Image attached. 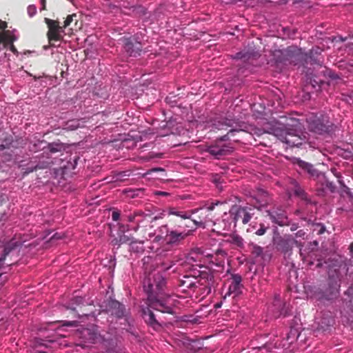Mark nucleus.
<instances>
[{"instance_id":"1","label":"nucleus","mask_w":353,"mask_h":353,"mask_svg":"<svg viewBox=\"0 0 353 353\" xmlns=\"http://www.w3.org/2000/svg\"><path fill=\"white\" fill-rule=\"evenodd\" d=\"M143 288L147 299L146 306H141V316L150 327L158 331L165 323L154 314L152 309L163 314H174L175 300L166 292L167 280L162 272H145Z\"/></svg>"},{"instance_id":"2","label":"nucleus","mask_w":353,"mask_h":353,"mask_svg":"<svg viewBox=\"0 0 353 353\" xmlns=\"http://www.w3.org/2000/svg\"><path fill=\"white\" fill-rule=\"evenodd\" d=\"M272 59L276 65H299L301 62L306 61L307 55L301 48L296 46H289L285 49H276L272 52Z\"/></svg>"},{"instance_id":"3","label":"nucleus","mask_w":353,"mask_h":353,"mask_svg":"<svg viewBox=\"0 0 353 353\" xmlns=\"http://www.w3.org/2000/svg\"><path fill=\"white\" fill-rule=\"evenodd\" d=\"M302 330L301 319L295 316L290 323V330L285 338L279 342L276 341L274 343L272 342L265 343L261 347L266 348L268 351L270 352H273L274 350H286L299 338Z\"/></svg>"},{"instance_id":"4","label":"nucleus","mask_w":353,"mask_h":353,"mask_svg":"<svg viewBox=\"0 0 353 353\" xmlns=\"http://www.w3.org/2000/svg\"><path fill=\"white\" fill-rule=\"evenodd\" d=\"M307 123L310 130L319 134H330L334 132L335 126L327 115L313 114L307 119Z\"/></svg>"},{"instance_id":"5","label":"nucleus","mask_w":353,"mask_h":353,"mask_svg":"<svg viewBox=\"0 0 353 353\" xmlns=\"http://www.w3.org/2000/svg\"><path fill=\"white\" fill-rule=\"evenodd\" d=\"M327 287L324 290V296L327 300L336 299L340 294L341 274L339 270H330L327 281Z\"/></svg>"},{"instance_id":"6","label":"nucleus","mask_w":353,"mask_h":353,"mask_svg":"<svg viewBox=\"0 0 353 353\" xmlns=\"http://www.w3.org/2000/svg\"><path fill=\"white\" fill-rule=\"evenodd\" d=\"M272 242L275 249L285 256H290L292 254L294 245L301 246V242L296 241L290 234L280 235L277 234L273 237Z\"/></svg>"},{"instance_id":"7","label":"nucleus","mask_w":353,"mask_h":353,"mask_svg":"<svg viewBox=\"0 0 353 353\" xmlns=\"http://www.w3.org/2000/svg\"><path fill=\"white\" fill-rule=\"evenodd\" d=\"M205 151L213 157L214 159L219 160L231 154L234 151V148L230 143L214 141L210 145H207Z\"/></svg>"},{"instance_id":"8","label":"nucleus","mask_w":353,"mask_h":353,"mask_svg":"<svg viewBox=\"0 0 353 353\" xmlns=\"http://www.w3.org/2000/svg\"><path fill=\"white\" fill-rule=\"evenodd\" d=\"M285 125L282 123L276 121V120L271 121H263L261 124V128H256L255 130L254 134L257 136H261L263 134L267 133L270 134H273L276 137L279 139H280Z\"/></svg>"},{"instance_id":"9","label":"nucleus","mask_w":353,"mask_h":353,"mask_svg":"<svg viewBox=\"0 0 353 353\" xmlns=\"http://www.w3.org/2000/svg\"><path fill=\"white\" fill-rule=\"evenodd\" d=\"M186 228L189 226L186 225L185 227L178 226L176 228H171L166 244L170 246L179 245L196 229V227L194 229Z\"/></svg>"},{"instance_id":"10","label":"nucleus","mask_w":353,"mask_h":353,"mask_svg":"<svg viewBox=\"0 0 353 353\" xmlns=\"http://www.w3.org/2000/svg\"><path fill=\"white\" fill-rule=\"evenodd\" d=\"M123 47L125 52L132 57H137L141 56L142 52V43L139 41V37L136 35L128 37H123L121 39Z\"/></svg>"},{"instance_id":"11","label":"nucleus","mask_w":353,"mask_h":353,"mask_svg":"<svg viewBox=\"0 0 353 353\" xmlns=\"http://www.w3.org/2000/svg\"><path fill=\"white\" fill-rule=\"evenodd\" d=\"M301 133V130L296 126L290 128L285 126L283 132V134L279 140L290 147H300L302 145Z\"/></svg>"},{"instance_id":"12","label":"nucleus","mask_w":353,"mask_h":353,"mask_svg":"<svg viewBox=\"0 0 353 353\" xmlns=\"http://www.w3.org/2000/svg\"><path fill=\"white\" fill-rule=\"evenodd\" d=\"M24 241L19 239L15 235L5 243L3 254L0 256V285H2L4 282V281H2V276L4 274L3 270L5 268L3 265L6 256L13 250L20 248Z\"/></svg>"},{"instance_id":"13","label":"nucleus","mask_w":353,"mask_h":353,"mask_svg":"<svg viewBox=\"0 0 353 353\" xmlns=\"http://www.w3.org/2000/svg\"><path fill=\"white\" fill-rule=\"evenodd\" d=\"M268 311L272 314L273 317L279 318L288 316L291 310L289 305H287L281 301L280 294H274L272 304L268 309Z\"/></svg>"},{"instance_id":"14","label":"nucleus","mask_w":353,"mask_h":353,"mask_svg":"<svg viewBox=\"0 0 353 353\" xmlns=\"http://www.w3.org/2000/svg\"><path fill=\"white\" fill-rule=\"evenodd\" d=\"M104 9L110 12L117 13L119 11H122V8L132 9V11H137L145 15L147 12L146 9L143 6H130L128 2L123 1L119 2L117 4L112 3L110 0H105L103 4Z\"/></svg>"},{"instance_id":"15","label":"nucleus","mask_w":353,"mask_h":353,"mask_svg":"<svg viewBox=\"0 0 353 353\" xmlns=\"http://www.w3.org/2000/svg\"><path fill=\"white\" fill-rule=\"evenodd\" d=\"M77 334L82 343L81 345L83 347L94 343L99 336L97 330L93 325L89 327H81L77 330Z\"/></svg>"},{"instance_id":"16","label":"nucleus","mask_w":353,"mask_h":353,"mask_svg":"<svg viewBox=\"0 0 353 353\" xmlns=\"http://www.w3.org/2000/svg\"><path fill=\"white\" fill-rule=\"evenodd\" d=\"M231 213L233 214V219L232 222L234 223V220H238L241 218L242 223L243 224L248 223L254 215V209L251 207L241 205H233L231 208Z\"/></svg>"},{"instance_id":"17","label":"nucleus","mask_w":353,"mask_h":353,"mask_svg":"<svg viewBox=\"0 0 353 353\" xmlns=\"http://www.w3.org/2000/svg\"><path fill=\"white\" fill-rule=\"evenodd\" d=\"M334 323V318L330 312H323L320 316L315 319L316 325L315 331L321 332L330 331Z\"/></svg>"},{"instance_id":"18","label":"nucleus","mask_w":353,"mask_h":353,"mask_svg":"<svg viewBox=\"0 0 353 353\" xmlns=\"http://www.w3.org/2000/svg\"><path fill=\"white\" fill-rule=\"evenodd\" d=\"M184 130L182 123L177 122L176 118L171 117L159 132V135L160 137H165L170 134L181 135L184 133Z\"/></svg>"},{"instance_id":"19","label":"nucleus","mask_w":353,"mask_h":353,"mask_svg":"<svg viewBox=\"0 0 353 353\" xmlns=\"http://www.w3.org/2000/svg\"><path fill=\"white\" fill-rule=\"evenodd\" d=\"M14 139L12 135L6 136L0 143V157L3 158V161H10L12 159L14 145Z\"/></svg>"},{"instance_id":"20","label":"nucleus","mask_w":353,"mask_h":353,"mask_svg":"<svg viewBox=\"0 0 353 353\" xmlns=\"http://www.w3.org/2000/svg\"><path fill=\"white\" fill-rule=\"evenodd\" d=\"M44 20L49 28L48 37L50 43L53 41H60L63 38L62 34L64 32L63 27L59 26L56 21L48 18H45Z\"/></svg>"},{"instance_id":"21","label":"nucleus","mask_w":353,"mask_h":353,"mask_svg":"<svg viewBox=\"0 0 353 353\" xmlns=\"http://www.w3.org/2000/svg\"><path fill=\"white\" fill-rule=\"evenodd\" d=\"M177 285L182 292H188V291L194 292L195 289L203 283H200V281L196 276L184 275L179 279Z\"/></svg>"},{"instance_id":"22","label":"nucleus","mask_w":353,"mask_h":353,"mask_svg":"<svg viewBox=\"0 0 353 353\" xmlns=\"http://www.w3.org/2000/svg\"><path fill=\"white\" fill-rule=\"evenodd\" d=\"M272 222L280 226L289 224V219L285 210L281 208H273L267 211Z\"/></svg>"},{"instance_id":"23","label":"nucleus","mask_w":353,"mask_h":353,"mask_svg":"<svg viewBox=\"0 0 353 353\" xmlns=\"http://www.w3.org/2000/svg\"><path fill=\"white\" fill-rule=\"evenodd\" d=\"M79 157H70L69 160L63 161L61 165L59 170L57 171V174L61 175V177L66 179L68 177H71L74 172V170L77 167Z\"/></svg>"},{"instance_id":"24","label":"nucleus","mask_w":353,"mask_h":353,"mask_svg":"<svg viewBox=\"0 0 353 353\" xmlns=\"http://www.w3.org/2000/svg\"><path fill=\"white\" fill-rule=\"evenodd\" d=\"M243 125V123L240 122L239 119H236L232 117H224L215 120L212 124V128L218 130H227L228 128H242Z\"/></svg>"},{"instance_id":"25","label":"nucleus","mask_w":353,"mask_h":353,"mask_svg":"<svg viewBox=\"0 0 353 353\" xmlns=\"http://www.w3.org/2000/svg\"><path fill=\"white\" fill-rule=\"evenodd\" d=\"M17 162L19 168L21 170L24 175L32 172L37 168H42L41 166L39 165V163L37 161V157H26V159L22 160H17Z\"/></svg>"},{"instance_id":"26","label":"nucleus","mask_w":353,"mask_h":353,"mask_svg":"<svg viewBox=\"0 0 353 353\" xmlns=\"http://www.w3.org/2000/svg\"><path fill=\"white\" fill-rule=\"evenodd\" d=\"M7 28V23L5 21H3L0 20V30H3L2 32L0 33V41L1 42H9L11 43V48L12 50L15 52H17L16 49L14 48V46L12 45V43L17 40L18 39V34L17 30H14L12 31L10 30H5V29Z\"/></svg>"},{"instance_id":"27","label":"nucleus","mask_w":353,"mask_h":353,"mask_svg":"<svg viewBox=\"0 0 353 353\" xmlns=\"http://www.w3.org/2000/svg\"><path fill=\"white\" fill-rule=\"evenodd\" d=\"M106 307L108 311L117 319H122L125 316V306L115 299H110Z\"/></svg>"},{"instance_id":"28","label":"nucleus","mask_w":353,"mask_h":353,"mask_svg":"<svg viewBox=\"0 0 353 353\" xmlns=\"http://www.w3.org/2000/svg\"><path fill=\"white\" fill-rule=\"evenodd\" d=\"M231 283L228 288V292L224 295V299L227 296L233 295L234 297L239 296L241 294V289L243 288L242 277L239 274H232L231 275Z\"/></svg>"},{"instance_id":"29","label":"nucleus","mask_w":353,"mask_h":353,"mask_svg":"<svg viewBox=\"0 0 353 353\" xmlns=\"http://www.w3.org/2000/svg\"><path fill=\"white\" fill-rule=\"evenodd\" d=\"M299 171L307 173L310 177L317 178L319 176V172L314 167V165L308 162L304 161L299 158H296L294 161Z\"/></svg>"},{"instance_id":"30","label":"nucleus","mask_w":353,"mask_h":353,"mask_svg":"<svg viewBox=\"0 0 353 353\" xmlns=\"http://www.w3.org/2000/svg\"><path fill=\"white\" fill-rule=\"evenodd\" d=\"M137 219L139 221H137V225L133 227L134 231H137L140 227H145L149 223H152L153 221L157 219V216H153L150 211L143 212L141 210H137Z\"/></svg>"},{"instance_id":"31","label":"nucleus","mask_w":353,"mask_h":353,"mask_svg":"<svg viewBox=\"0 0 353 353\" xmlns=\"http://www.w3.org/2000/svg\"><path fill=\"white\" fill-rule=\"evenodd\" d=\"M259 57V54L254 49H243L234 54L231 55L232 59L242 60L243 61H249L251 59H256Z\"/></svg>"},{"instance_id":"32","label":"nucleus","mask_w":353,"mask_h":353,"mask_svg":"<svg viewBox=\"0 0 353 353\" xmlns=\"http://www.w3.org/2000/svg\"><path fill=\"white\" fill-rule=\"evenodd\" d=\"M303 52L307 55V58L306 61L301 62L300 64L304 65L305 63H308V62H310L311 64L321 65L323 63V61L319 59V57L321 55L322 52V49L320 47H313L308 53L303 50Z\"/></svg>"},{"instance_id":"33","label":"nucleus","mask_w":353,"mask_h":353,"mask_svg":"<svg viewBox=\"0 0 353 353\" xmlns=\"http://www.w3.org/2000/svg\"><path fill=\"white\" fill-rule=\"evenodd\" d=\"M170 229L168 225H163L159 227L153 234V241L160 242L162 241L166 243Z\"/></svg>"},{"instance_id":"34","label":"nucleus","mask_w":353,"mask_h":353,"mask_svg":"<svg viewBox=\"0 0 353 353\" xmlns=\"http://www.w3.org/2000/svg\"><path fill=\"white\" fill-rule=\"evenodd\" d=\"M233 214L231 213V209L230 210L228 213H225L223 219L222 223L223 224V230L226 231H232L236 228V222L238 220H234V223L232 222V219H233Z\"/></svg>"},{"instance_id":"35","label":"nucleus","mask_w":353,"mask_h":353,"mask_svg":"<svg viewBox=\"0 0 353 353\" xmlns=\"http://www.w3.org/2000/svg\"><path fill=\"white\" fill-rule=\"evenodd\" d=\"M256 200V203L258 204L259 208L266 205L268 203L269 196L267 191L260 189L257 192V195L253 196Z\"/></svg>"},{"instance_id":"36","label":"nucleus","mask_w":353,"mask_h":353,"mask_svg":"<svg viewBox=\"0 0 353 353\" xmlns=\"http://www.w3.org/2000/svg\"><path fill=\"white\" fill-rule=\"evenodd\" d=\"M291 183L293 185V191L294 195L300 197L302 200L305 201L307 203H310V200L308 198L307 194L301 187L298 181L293 180Z\"/></svg>"},{"instance_id":"37","label":"nucleus","mask_w":353,"mask_h":353,"mask_svg":"<svg viewBox=\"0 0 353 353\" xmlns=\"http://www.w3.org/2000/svg\"><path fill=\"white\" fill-rule=\"evenodd\" d=\"M85 299L82 296H74L65 305V308L67 310H71L74 311L76 310L77 306H79L83 305Z\"/></svg>"},{"instance_id":"38","label":"nucleus","mask_w":353,"mask_h":353,"mask_svg":"<svg viewBox=\"0 0 353 353\" xmlns=\"http://www.w3.org/2000/svg\"><path fill=\"white\" fill-rule=\"evenodd\" d=\"M130 251L137 254H141L144 252L143 241L133 240L130 243Z\"/></svg>"},{"instance_id":"39","label":"nucleus","mask_w":353,"mask_h":353,"mask_svg":"<svg viewBox=\"0 0 353 353\" xmlns=\"http://www.w3.org/2000/svg\"><path fill=\"white\" fill-rule=\"evenodd\" d=\"M210 181L216 186V188L219 191L223 190V183H224V180L221 174L216 173L212 174L210 177Z\"/></svg>"},{"instance_id":"40","label":"nucleus","mask_w":353,"mask_h":353,"mask_svg":"<svg viewBox=\"0 0 353 353\" xmlns=\"http://www.w3.org/2000/svg\"><path fill=\"white\" fill-rule=\"evenodd\" d=\"M241 131H243L242 128L236 127L234 128H231L228 134L220 137L219 138L216 139L215 141H221L222 143H225V141H228L230 139V137L234 136L236 132H239Z\"/></svg>"},{"instance_id":"41","label":"nucleus","mask_w":353,"mask_h":353,"mask_svg":"<svg viewBox=\"0 0 353 353\" xmlns=\"http://www.w3.org/2000/svg\"><path fill=\"white\" fill-rule=\"evenodd\" d=\"M103 340L104 345L108 347V350H107L108 352L112 353V352H114L116 348V346H117V337L116 336L110 337L107 339L103 338Z\"/></svg>"},{"instance_id":"42","label":"nucleus","mask_w":353,"mask_h":353,"mask_svg":"<svg viewBox=\"0 0 353 353\" xmlns=\"http://www.w3.org/2000/svg\"><path fill=\"white\" fill-rule=\"evenodd\" d=\"M325 76L330 79L331 81H334L336 83H340L341 82L343 81V80L341 79V76L339 74L330 69L326 70Z\"/></svg>"},{"instance_id":"43","label":"nucleus","mask_w":353,"mask_h":353,"mask_svg":"<svg viewBox=\"0 0 353 353\" xmlns=\"http://www.w3.org/2000/svg\"><path fill=\"white\" fill-rule=\"evenodd\" d=\"M137 210H136L133 213L123 215L122 220L124 222L135 223L136 225L137 221H139V219H137Z\"/></svg>"},{"instance_id":"44","label":"nucleus","mask_w":353,"mask_h":353,"mask_svg":"<svg viewBox=\"0 0 353 353\" xmlns=\"http://www.w3.org/2000/svg\"><path fill=\"white\" fill-rule=\"evenodd\" d=\"M143 189L138 188V189H132V188H126L123 190V193H125L128 197L135 198L139 196L140 194L143 193Z\"/></svg>"},{"instance_id":"45","label":"nucleus","mask_w":353,"mask_h":353,"mask_svg":"<svg viewBox=\"0 0 353 353\" xmlns=\"http://www.w3.org/2000/svg\"><path fill=\"white\" fill-rule=\"evenodd\" d=\"M230 243L239 248H243L244 245L243 239L238 234H233L230 236Z\"/></svg>"},{"instance_id":"46","label":"nucleus","mask_w":353,"mask_h":353,"mask_svg":"<svg viewBox=\"0 0 353 353\" xmlns=\"http://www.w3.org/2000/svg\"><path fill=\"white\" fill-rule=\"evenodd\" d=\"M341 99L350 104L353 103V90L342 92Z\"/></svg>"},{"instance_id":"47","label":"nucleus","mask_w":353,"mask_h":353,"mask_svg":"<svg viewBox=\"0 0 353 353\" xmlns=\"http://www.w3.org/2000/svg\"><path fill=\"white\" fill-rule=\"evenodd\" d=\"M63 149V145L61 143H51L48 144V150L51 153H55L57 152H60Z\"/></svg>"},{"instance_id":"48","label":"nucleus","mask_w":353,"mask_h":353,"mask_svg":"<svg viewBox=\"0 0 353 353\" xmlns=\"http://www.w3.org/2000/svg\"><path fill=\"white\" fill-rule=\"evenodd\" d=\"M223 202H221L219 201L211 202L210 203L205 204L201 209H206L208 211H212L214 209L216 205H221Z\"/></svg>"},{"instance_id":"49","label":"nucleus","mask_w":353,"mask_h":353,"mask_svg":"<svg viewBox=\"0 0 353 353\" xmlns=\"http://www.w3.org/2000/svg\"><path fill=\"white\" fill-rule=\"evenodd\" d=\"M152 260L153 258L151 256H145L143 258V266L145 271L149 268L148 265L150 263H152Z\"/></svg>"},{"instance_id":"50","label":"nucleus","mask_w":353,"mask_h":353,"mask_svg":"<svg viewBox=\"0 0 353 353\" xmlns=\"http://www.w3.org/2000/svg\"><path fill=\"white\" fill-rule=\"evenodd\" d=\"M134 226H130L129 225L119 224V231L121 233H125V232L133 230Z\"/></svg>"},{"instance_id":"51","label":"nucleus","mask_w":353,"mask_h":353,"mask_svg":"<svg viewBox=\"0 0 353 353\" xmlns=\"http://www.w3.org/2000/svg\"><path fill=\"white\" fill-rule=\"evenodd\" d=\"M325 188L330 190L331 192H334L336 190V186L333 182L325 181Z\"/></svg>"},{"instance_id":"52","label":"nucleus","mask_w":353,"mask_h":353,"mask_svg":"<svg viewBox=\"0 0 353 353\" xmlns=\"http://www.w3.org/2000/svg\"><path fill=\"white\" fill-rule=\"evenodd\" d=\"M315 227L314 230H318V234H321L325 231V226L323 223H316L315 224Z\"/></svg>"},{"instance_id":"53","label":"nucleus","mask_w":353,"mask_h":353,"mask_svg":"<svg viewBox=\"0 0 353 353\" xmlns=\"http://www.w3.org/2000/svg\"><path fill=\"white\" fill-rule=\"evenodd\" d=\"M37 12V8L34 5H30L28 7V14L30 17H32L35 15Z\"/></svg>"},{"instance_id":"54","label":"nucleus","mask_w":353,"mask_h":353,"mask_svg":"<svg viewBox=\"0 0 353 353\" xmlns=\"http://www.w3.org/2000/svg\"><path fill=\"white\" fill-rule=\"evenodd\" d=\"M74 17H76V14L68 15L67 17V18L64 21V24H63V28H65L70 25L72 21H73Z\"/></svg>"},{"instance_id":"55","label":"nucleus","mask_w":353,"mask_h":353,"mask_svg":"<svg viewBox=\"0 0 353 353\" xmlns=\"http://www.w3.org/2000/svg\"><path fill=\"white\" fill-rule=\"evenodd\" d=\"M165 170L162 168H151V169H149L146 171V172L144 174L145 176H147V175H150L151 174L152 172H164Z\"/></svg>"},{"instance_id":"56","label":"nucleus","mask_w":353,"mask_h":353,"mask_svg":"<svg viewBox=\"0 0 353 353\" xmlns=\"http://www.w3.org/2000/svg\"><path fill=\"white\" fill-rule=\"evenodd\" d=\"M178 216L183 219H189L191 217V214H190L189 212L179 211Z\"/></svg>"},{"instance_id":"57","label":"nucleus","mask_w":353,"mask_h":353,"mask_svg":"<svg viewBox=\"0 0 353 353\" xmlns=\"http://www.w3.org/2000/svg\"><path fill=\"white\" fill-rule=\"evenodd\" d=\"M266 230L267 228L264 225H261L260 228L255 232V234L258 236H261L265 233Z\"/></svg>"},{"instance_id":"58","label":"nucleus","mask_w":353,"mask_h":353,"mask_svg":"<svg viewBox=\"0 0 353 353\" xmlns=\"http://www.w3.org/2000/svg\"><path fill=\"white\" fill-rule=\"evenodd\" d=\"M130 241V237L127 235H125L124 233L119 235V242L121 244L126 243Z\"/></svg>"},{"instance_id":"59","label":"nucleus","mask_w":353,"mask_h":353,"mask_svg":"<svg viewBox=\"0 0 353 353\" xmlns=\"http://www.w3.org/2000/svg\"><path fill=\"white\" fill-rule=\"evenodd\" d=\"M63 325L65 326L76 327L78 325V321H65L63 322Z\"/></svg>"},{"instance_id":"60","label":"nucleus","mask_w":353,"mask_h":353,"mask_svg":"<svg viewBox=\"0 0 353 353\" xmlns=\"http://www.w3.org/2000/svg\"><path fill=\"white\" fill-rule=\"evenodd\" d=\"M172 97H167L165 99L166 102L170 105L171 108H174L177 106V102L176 100L172 101Z\"/></svg>"},{"instance_id":"61","label":"nucleus","mask_w":353,"mask_h":353,"mask_svg":"<svg viewBox=\"0 0 353 353\" xmlns=\"http://www.w3.org/2000/svg\"><path fill=\"white\" fill-rule=\"evenodd\" d=\"M305 235H306L305 232L303 230H298L295 233V238H301V239H304L305 237Z\"/></svg>"},{"instance_id":"62","label":"nucleus","mask_w":353,"mask_h":353,"mask_svg":"<svg viewBox=\"0 0 353 353\" xmlns=\"http://www.w3.org/2000/svg\"><path fill=\"white\" fill-rule=\"evenodd\" d=\"M307 80H310V83L312 85L314 88L316 87V85H319L321 83V80H317L316 79H312V77H307Z\"/></svg>"},{"instance_id":"63","label":"nucleus","mask_w":353,"mask_h":353,"mask_svg":"<svg viewBox=\"0 0 353 353\" xmlns=\"http://www.w3.org/2000/svg\"><path fill=\"white\" fill-rule=\"evenodd\" d=\"M120 216H121V214H120L119 211L114 210L112 212V219L113 221H117L119 219Z\"/></svg>"},{"instance_id":"64","label":"nucleus","mask_w":353,"mask_h":353,"mask_svg":"<svg viewBox=\"0 0 353 353\" xmlns=\"http://www.w3.org/2000/svg\"><path fill=\"white\" fill-rule=\"evenodd\" d=\"M168 213L170 215H175L178 216L179 214V210H177L175 208H170L168 210Z\"/></svg>"}]
</instances>
